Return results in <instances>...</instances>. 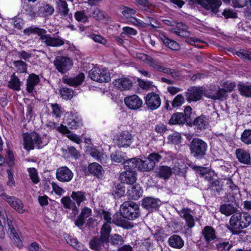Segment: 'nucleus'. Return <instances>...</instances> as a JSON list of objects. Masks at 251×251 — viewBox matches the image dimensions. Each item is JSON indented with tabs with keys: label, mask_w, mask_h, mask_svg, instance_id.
Listing matches in <instances>:
<instances>
[{
	"label": "nucleus",
	"mask_w": 251,
	"mask_h": 251,
	"mask_svg": "<svg viewBox=\"0 0 251 251\" xmlns=\"http://www.w3.org/2000/svg\"><path fill=\"white\" fill-rule=\"evenodd\" d=\"M146 27L147 26H151L154 28H157L159 27V24L157 22L156 20L153 18L150 17H148L145 22Z\"/></svg>",
	"instance_id": "obj_63"
},
{
	"label": "nucleus",
	"mask_w": 251,
	"mask_h": 251,
	"mask_svg": "<svg viewBox=\"0 0 251 251\" xmlns=\"http://www.w3.org/2000/svg\"><path fill=\"white\" fill-rule=\"evenodd\" d=\"M121 10L123 15L126 18H131L132 19V16L136 13L135 9L126 6L122 7Z\"/></svg>",
	"instance_id": "obj_55"
},
{
	"label": "nucleus",
	"mask_w": 251,
	"mask_h": 251,
	"mask_svg": "<svg viewBox=\"0 0 251 251\" xmlns=\"http://www.w3.org/2000/svg\"><path fill=\"white\" fill-rule=\"evenodd\" d=\"M148 158L151 160V162H153L155 165L156 163L159 162L163 158L162 156L157 153H151L149 156Z\"/></svg>",
	"instance_id": "obj_61"
},
{
	"label": "nucleus",
	"mask_w": 251,
	"mask_h": 251,
	"mask_svg": "<svg viewBox=\"0 0 251 251\" xmlns=\"http://www.w3.org/2000/svg\"><path fill=\"white\" fill-rule=\"evenodd\" d=\"M208 98L222 100L225 98V92L218 85H211L203 93Z\"/></svg>",
	"instance_id": "obj_11"
},
{
	"label": "nucleus",
	"mask_w": 251,
	"mask_h": 251,
	"mask_svg": "<svg viewBox=\"0 0 251 251\" xmlns=\"http://www.w3.org/2000/svg\"><path fill=\"white\" fill-rule=\"evenodd\" d=\"M23 145L24 149L27 151L33 150L35 147L41 149L46 146L49 139L48 136L41 137L37 133L32 132L30 133L26 132L23 135Z\"/></svg>",
	"instance_id": "obj_2"
},
{
	"label": "nucleus",
	"mask_w": 251,
	"mask_h": 251,
	"mask_svg": "<svg viewBox=\"0 0 251 251\" xmlns=\"http://www.w3.org/2000/svg\"><path fill=\"white\" fill-rule=\"evenodd\" d=\"M193 123L196 128L201 130L206 129L209 125L208 119L203 115L196 118Z\"/></svg>",
	"instance_id": "obj_34"
},
{
	"label": "nucleus",
	"mask_w": 251,
	"mask_h": 251,
	"mask_svg": "<svg viewBox=\"0 0 251 251\" xmlns=\"http://www.w3.org/2000/svg\"><path fill=\"white\" fill-rule=\"evenodd\" d=\"M220 212L226 216H229L233 214H235L237 209L231 204H223L220 208Z\"/></svg>",
	"instance_id": "obj_43"
},
{
	"label": "nucleus",
	"mask_w": 251,
	"mask_h": 251,
	"mask_svg": "<svg viewBox=\"0 0 251 251\" xmlns=\"http://www.w3.org/2000/svg\"><path fill=\"white\" fill-rule=\"evenodd\" d=\"M13 64L17 72L20 73H25L27 72V65L25 62L21 60H19L14 61Z\"/></svg>",
	"instance_id": "obj_46"
},
{
	"label": "nucleus",
	"mask_w": 251,
	"mask_h": 251,
	"mask_svg": "<svg viewBox=\"0 0 251 251\" xmlns=\"http://www.w3.org/2000/svg\"><path fill=\"white\" fill-rule=\"evenodd\" d=\"M251 223V216L247 212L236 213L230 218L229 224L233 233H237V230L248 227Z\"/></svg>",
	"instance_id": "obj_4"
},
{
	"label": "nucleus",
	"mask_w": 251,
	"mask_h": 251,
	"mask_svg": "<svg viewBox=\"0 0 251 251\" xmlns=\"http://www.w3.org/2000/svg\"><path fill=\"white\" fill-rule=\"evenodd\" d=\"M181 139V136L178 132L173 133L168 137L169 142L174 144H177L180 143Z\"/></svg>",
	"instance_id": "obj_56"
},
{
	"label": "nucleus",
	"mask_w": 251,
	"mask_h": 251,
	"mask_svg": "<svg viewBox=\"0 0 251 251\" xmlns=\"http://www.w3.org/2000/svg\"><path fill=\"white\" fill-rule=\"evenodd\" d=\"M125 219V217L122 215L121 213L120 214L116 213L113 216L112 223L117 226L128 228L130 226V224Z\"/></svg>",
	"instance_id": "obj_35"
},
{
	"label": "nucleus",
	"mask_w": 251,
	"mask_h": 251,
	"mask_svg": "<svg viewBox=\"0 0 251 251\" xmlns=\"http://www.w3.org/2000/svg\"><path fill=\"white\" fill-rule=\"evenodd\" d=\"M156 176L164 179H168L173 173L172 169L167 166H160L156 170Z\"/></svg>",
	"instance_id": "obj_31"
},
{
	"label": "nucleus",
	"mask_w": 251,
	"mask_h": 251,
	"mask_svg": "<svg viewBox=\"0 0 251 251\" xmlns=\"http://www.w3.org/2000/svg\"><path fill=\"white\" fill-rule=\"evenodd\" d=\"M89 77L94 81L99 82H107L110 80V75L103 68L94 67L89 72Z\"/></svg>",
	"instance_id": "obj_8"
},
{
	"label": "nucleus",
	"mask_w": 251,
	"mask_h": 251,
	"mask_svg": "<svg viewBox=\"0 0 251 251\" xmlns=\"http://www.w3.org/2000/svg\"><path fill=\"white\" fill-rule=\"evenodd\" d=\"M124 101L127 107L131 110H137L141 108L143 104L142 99L136 95L126 97Z\"/></svg>",
	"instance_id": "obj_14"
},
{
	"label": "nucleus",
	"mask_w": 251,
	"mask_h": 251,
	"mask_svg": "<svg viewBox=\"0 0 251 251\" xmlns=\"http://www.w3.org/2000/svg\"><path fill=\"white\" fill-rule=\"evenodd\" d=\"M75 19L78 22L86 23L88 22L89 19L84 10L77 11L74 15Z\"/></svg>",
	"instance_id": "obj_49"
},
{
	"label": "nucleus",
	"mask_w": 251,
	"mask_h": 251,
	"mask_svg": "<svg viewBox=\"0 0 251 251\" xmlns=\"http://www.w3.org/2000/svg\"><path fill=\"white\" fill-rule=\"evenodd\" d=\"M238 89L241 95L251 97V84L250 83L239 82L237 85Z\"/></svg>",
	"instance_id": "obj_38"
},
{
	"label": "nucleus",
	"mask_w": 251,
	"mask_h": 251,
	"mask_svg": "<svg viewBox=\"0 0 251 251\" xmlns=\"http://www.w3.org/2000/svg\"><path fill=\"white\" fill-rule=\"evenodd\" d=\"M139 166L138 169L143 172H149L151 171L154 168V164L151 162L148 157L143 160L138 159Z\"/></svg>",
	"instance_id": "obj_32"
},
{
	"label": "nucleus",
	"mask_w": 251,
	"mask_h": 251,
	"mask_svg": "<svg viewBox=\"0 0 251 251\" xmlns=\"http://www.w3.org/2000/svg\"><path fill=\"white\" fill-rule=\"evenodd\" d=\"M120 213L127 220H134L140 216L139 206L132 201H126L120 206Z\"/></svg>",
	"instance_id": "obj_6"
},
{
	"label": "nucleus",
	"mask_w": 251,
	"mask_h": 251,
	"mask_svg": "<svg viewBox=\"0 0 251 251\" xmlns=\"http://www.w3.org/2000/svg\"><path fill=\"white\" fill-rule=\"evenodd\" d=\"M146 104L151 110L158 108L161 104V100L158 95L154 93H150L145 97Z\"/></svg>",
	"instance_id": "obj_17"
},
{
	"label": "nucleus",
	"mask_w": 251,
	"mask_h": 251,
	"mask_svg": "<svg viewBox=\"0 0 251 251\" xmlns=\"http://www.w3.org/2000/svg\"><path fill=\"white\" fill-rule=\"evenodd\" d=\"M233 247L232 242L220 241L216 244V248L218 251H227Z\"/></svg>",
	"instance_id": "obj_48"
},
{
	"label": "nucleus",
	"mask_w": 251,
	"mask_h": 251,
	"mask_svg": "<svg viewBox=\"0 0 251 251\" xmlns=\"http://www.w3.org/2000/svg\"><path fill=\"white\" fill-rule=\"evenodd\" d=\"M110 244L115 246L119 247L124 243L123 238L120 235L114 234L109 236V242Z\"/></svg>",
	"instance_id": "obj_45"
},
{
	"label": "nucleus",
	"mask_w": 251,
	"mask_h": 251,
	"mask_svg": "<svg viewBox=\"0 0 251 251\" xmlns=\"http://www.w3.org/2000/svg\"><path fill=\"white\" fill-rule=\"evenodd\" d=\"M67 124L72 129H76L82 125V121L79 119L75 113L73 112H67Z\"/></svg>",
	"instance_id": "obj_25"
},
{
	"label": "nucleus",
	"mask_w": 251,
	"mask_h": 251,
	"mask_svg": "<svg viewBox=\"0 0 251 251\" xmlns=\"http://www.w3.org/2000/svg\"><path fill=\"white\" fill-rule=\"evenodd\" d=\"M88 170L91 174L98 178L102 176L103 172L102 166L96 162L90 164L88 167Z\"/></svg>",
	"instance_id": "obj_36"
},
{
	"label": "nucleus",
	"mask_w": 251,
	"mask_h": 251,
	"mask_svg": "<svg viewBox=\"0 0 251 251\" xmlns=\"http://www.w3.org/2000/svg\"><path fill=\"white\" fill-rule=\"evenodd\" d=\"M111 226L108 224L103 225L100 231V236L94 237L90 242V248L96 251H100L104 247V244L109 242Z\"/></svg>",
	"instance_id": "obj_5"
},
{
	"label": "nucleus",
	"mask_w": 251,
	"mask_h": 251,
	"mask_svg": "<svg viewBox=\"0 0 251 251\" xmlns=\"http://www.w3.org/2000/svg\"><path fill=\"white\" fill-rule=\"evenodd\" d=\"M21 85V82L19 77L16 75L15 73H13L8 81V87L14 91H20Z\"/></svg>",
	"instance_id": "obj_39"
},
{
	"label": "nucleus",
	"mask_w": 251,
	"mask_h": 251,
	"mask_svg": "<svg viewBox=\"0 0 251 251\" xmlns=\"http://www.w3.org/2000/svg\"><path fill=\"white\" fill-rule=\"evenodd\" d=\"M84 74L81 73L75 77H69L67 75H65L62 78V82L71 86L76 87L81 85L84 81Z\"/></svg>",
	"instance_id": "obj_19"
},
{
	"label": "nucleus",
	"mask_w": 251,
	"mask_h": 251,
	"mask_svg": "<svg viewBox=\"0 0 251 251\" xmlns=\"http://www.w3.org/2000/svg\"><path fill=\"white\" fill-rule=\"evenodd\" d=\"M135 171L126 170L122 172L120 176V180L123 183L132 185L136 180Z\"/></svg>",
	"instance_id": "obj_21"
},
{
	"label": "nucleus",
	"mask_w": 251,
	"mask_h": 251,
	"mask_svg": "<svg viewBox=\"0 0 251 251\" xmlns=\"http://www.w3.org/2000/svg\"><path fill=\"white\" fill-rule=\"evenodd\" d=\"M53 63L57 71L62 74L66 73L73 65L70 58L59 56L55 58Z\"/></svg>",
	"instance_id": "obj_9"
},
{
	"label": "nucleus",
	"mask_w": 251,
	"mask_h": 251,
	"mask_svg": "<svg viewBox=\"0 0 251 251\" xmlns=\"http://www.w3.org/2000/svg\"><path fill=\"white\" fill-rule=\"evenodd\" d=\"M138 59L142 60L148 64L154 70L171 75L173 78H176L178 76L177 73L174 69L167 68L163 65V63L155 59L154 58L143 53L136 54Z\"/></svg>",
	"instance_id": "obj_3"
},
{
	"label": "nucleus",
	"mask_w": 251,
	"mask_h": 251,
	"mask_svg": "<svg viewBox=\"0 0 251 251\" xmlns=\"http://www.w3.org/2000/svg\"><path fill=\"white\" fill-rule=\"evenodd\" d=\"M71 197L78 205H79L81 202L86 200L85 194L82 191L73 192Z\"/></svg>",
	"instance_id": "obj_44"
},
{
	"label": "nucleus",
	"mask_w": 251,
	"mask_h": 251,
	"mask_svg": "<svg viewBox=\"0 0 251 251\" xmlns=\"http://www.w3.org/2000/svg\"><path fill=\"white\" fill-rule=\"evenodd\" d=\"M25 35L29 36L31 34H37L39 36V40L46 46L52 47H58L64 45L65 41L63 39L59 36H51L47 34V31L34 25L28 27L23 31Z\"/></svg>",
	"instance_id": "obj_1"
},
{
	"label": "nucleus",
	"mask_w": 251,
	"mask_h": 251,
	"mask_svg": "<svg viewBox=\"0 0 251 251\" xmlns=\"http://www.w3.org/2000/svg\"><path fill=\"white\" fill-rule=\"evenodd\" d=\"M166 234L162 229H157L154 234V237L158 241L163 242L166 237Z\"/></svg>",
	"instance_id": "obj_60"
},
{
	"label": "nucleus",
	"mask_w": 251,
	"mask_h": 251,
	"mask_svg": "<svg viewBox=\"0 0 251 251\" xmlns=\"http://www.w3.org/2000/svg\"><path fill=\"white\" fill-rule=\"evenodd\" d=\"M87 10V12L89 13V16L93 17L96 20H101L105 18V12L97 7L88 8Z\"/></svg>",
	"instance_id": "obj_37"
},
{
	"label": "nucleus",
	"mask_w": 251,
	"mask_h": 251,
	"mask_svg": "<svg viewBox=\"0 0 251 251\" xmlns=\"http://www.w3.org/2000/svg\"><path fill=\"white\" fill-rule=\"evenodd\" d=\"M57 12L63 18H72V14L69 12L68 4L63 0H57L55 2Z\"/></svg>",
	"instance_id": "obj_15"
},
{
	"label": "nucleus",
	"mask_w": 251,
	"mask_h": 251,
	"mask_svg": "<svg viewBox=\"0 0 251 251\" xmlns=\"http://www.w3.org/2000/svg\"><path fill=\"white\" fill-rule=\"evenodd\" d=\"M61 201L65 208L72 210L73 215L71 216L72 217H75V215L78 214V210L77 208L75 203L71 200L70 197H63L61 199Z\"/></svg>",
	"instance_id": "obj_33"
},
{
	"label": "nucleus",
	"mask_w": 251,
	"mask_h": 251,
	"mask_svg": "<svg viewBox=\"0 0 251 251\" xmlns=\"http://www.w3.org/2000/svg\"><path fill=\"white\" fill-rule=\"evenodd\" d=\"M4 200L19 213H23L25 212L23 203L19 199L13 196H8Z\"/></svg>",
	"instance_id": "obj_26"
},
{
	"label": "nucleus",
	"mask_w": 251,
	"mask_h": 251,
	"mask_svg": "<svg viewBox=\"0 0 251 251\" xmlns=\"http://www.w3.org/2000/svg\"><path fill=\"white\" fill-rule=\"evenodd\" d=\"M241 140L247 145L251 144V130L246 129L242 133Z\"/></svg>",
	"instance_id": "obj_52"
},
{
	"label": "nucleus",
	"mask_w": 251,
	"mask_h": 251,
	"mask_svg": "<svg viewBox=\"0 0 251 251\" xmlns=\"http://www.w3.org/2000/svg\"><path fill=\"white\" fill-rule=\"evenodd\" d=\"M236 154L238 161L241 163L247 165L251 163V155L248 151L238 149L236 150Z\"/></svg>",
	"instance_id": "obj_29"
},
{
	"label": "nucleus",
	"mask_w": 251,
	"mask_h": 251,
	"mask_svg": "<svg viewBox=\"0 0 251 251\" xmlns=\"http://www.w3.org/2000/svg\"><path fill=\"white\" fill-rule=\"evenodd\" d=\"M201 5L203 8L210 10L212 13L217 14L222 2L220 0H191Z\"/></svg>",
	"instance_id": "obj_10"
},
{
	"label": "nucleus",
	"mask_w": 251,
	"mask_h": 251,
	"mask_svg": "<svg viewBox=\"0 0 251 251\" xmlns=\"http://www.w3.org/2000/svg\"><path fill=\"white\" fill-rule=\"evenodd\" d=\"M191 111H184L185 115L183 113H178L174 114L169 121V124L172 125L182 124L185 122L191 123V119L189 117H186L191 113Z\"/></svg>",
	"instance_id": "obj_20"
},
{
	"label": "nucleus",
	"mask_w": 251,
	"mask_h": 251,
	"mask_svg": "<svg viewBox=\"0 0 251 251\" xmlns=\"http://www.w3.org/2000/svg\"><path fill=\"white\" fill-rule=\"evenodd\" d=\"M171 32L177 36L182 37H187L190 35L188 28H183L181 31H177L176 28H173L171 29Z\"/></svg>",
	"instance_id": "obj_59"
},
{
	"label": "nucleus",
	"mask_w": 251,
	"mask_h": 251,
	"mask_svg": "<svg viewBox=\"0 0 251 251\" xmlns=\"http://www.w3.org/2000/svg\"><path fill=\"white\" fill-rule=\"evenodd\" d=\"M112 161L117 163H124L126 160V153L122 151H116L111 155Z\"/></svg>",
	"instance_id": "obj_47"
},
{
	"label": "nucleus",
	"mask_w": 251,
	"mask_h": 251,
	"mask_svg": "<svg viewBox=\"0 0 251 251\" xmlns=\"http://www.w3.org/2000/svg\"><path fill=\"white\" fill-rule=\"evenodd\" d=\"M39 81L40 78L38 75L34 73L30 74L26 80V91L28 93L33 92L35 86L39 83Z\"/></svg>",
	"instance_id": "obj_28"
},
{
	"label": "nucleus",
	"mask_w": 251,
	"mask_h": 251,
	"mask_svg": "<svg viewBox=\"0 0 251 251\" xmlns=\"http://www.w3.org/2000/svg\"><path fill=\"white\" fill-rule=\"evenodd\" d=\"M181 216L183 218L186 222L188 227L192 228L195 226L194 219L193 216L190 213L189 209L183 208L181 211Z\"/></svg>",
	"instance_id": "obj_40"
},
{
	"label": "nucleus",
	"mask_w": 251,
	"mask_h": 251,
	"mask_svg": "<svg viewBox=\"0 0 251 251\" xmlns=\"http://www.w3.org/2000/svg\"><path fill=\"white\" fill-rule=\"evenodd\" d=\"M164 45L168 48L174 50H178L180 49V46L178 43L174 40L165 37L163 40Z\"/></svg>",
	"instance_id": "obj_50"
},
{
	"label": "nucleus",
	"mask_w": 251,
	"mask_h": 251,
	"mask_svg": "<svg viewBox=\"0 0 251 251\" xmlns=\"http://www.w3.org/2000/svg\"><path fill=\"white\" fill-rule=\"evenodd\" d=\"M202 233L205 241L207 243L216 238L215 230L211 226H205L203 229Z\"/></svg>",
	"instance_id": "obj_41"
},
{
	"label": "nucleus",
	"mask_w": 251,
	"mask_h": 251,
	"mask_svg": "<svg viewBox=\"0 0 251 251\" xmlns=\"http://www.w3.org/2000/svg\"><path fill=\"white\" fill-rule=\"evenodd\" d=\"M57 129L58 131L63 134H65L69 139L76 144H79L82 142V140L79 136L75 134L72 133L66 126L61 125L57 127Z\"/></svg>",
	"instance_id": "obj_27"
},
{
	"label": "nucleus",
	"mask_w": 251,
	"mask_h": 251,
	"mask_svg": "<svg viewBox=\"0 0 251 251\" xmlns=\"http://www.w3.org/2000/svg\"><path fill=\"white\" fill-rule=\"evenodd\" d=\"M203 91L202 87H198L197 86L190 87L185 92L187 100L190 102L201 100L203 93Z\"/></svg>",
	"instance_id": "obj_12"
},
{
	"label": "nucleus",
	"mask_w": 251,
	"mask_h": 251,
	"mask_svg": "<svg viewBox=\"0 0 251 251\" xmlns=\"http://www.w3.org/2000/svg\"><path fill=\"white\" fill-rule=\"evenodd\" d=\"M59 93L61 97L66 100L72 99L75 95V92L72 89L67 87L60 89Z\"/></svg>",
	"instance_id": "obj_51"
},
{
	"label": "nucleus",
	"mask_w": 251,
	"mask_h": 251,
	"mask_svg": "<svg viewBox=\"0 0 251 251\" xmlns=\"http://www.w3.org/2000/svg\"><path fill=\"white\" fill-rule=\"evenodd\" d=\"M132 136L128 132L125 131L117 135L116 144L119 147H126L131 144Z\"/></svg>",
	"instance_id": "obj_18"
},
{
	"label": "nucleus",
	"mask_w": 251,
	"mask_h": 251,
	"mask_svg": "<svg viewBox=\"0 0 251 251\" xmlns=\"http://www.w3.org/2000/svg\"><path fill=\"white\" fill-rule=\"evenodd\" d=\"M189 148L193 156L198 159H201L206 155L207 145L202 139L195 138L191 142Z\"/></svg>",
	"instance_id": "obj_7"
},
{
	"label": "nucleus",
	"mask_w": 251,
	"mask_h": 251,
	"mask_svg": "<svg viewBox=\"0 0 251 251\" xmlns=\"http://www.w3.org/2000/svg\"><path fill=\"white\" fill-rule=\"evenodd\" d=\"M236 54L243 59L251 60V52L244 50H240L237 51Z\"/></svg>",
	"instance_id": "obj_58"
},
{
	"label": "nucleus",
	"mask_w": 251,
	"mask_h": 251,
	"mask_svg": "<svg viewBox=\"0 0 251 251\" xmlns=\"http://www.w3.org/2000/svg\"><path fill=\"white\" fill-rule=\"evenodd\" d=\"M168 244L172 248L180 249L183 247L184 242L180 236L173 235L169 238Z\"/></svg>",
	"instance_id": "obj_30"
},
{
	"label": "nucleus",
	"mask_w": 251,
	"mask_h": 251,
	"mask_svg": "<svg viewBox=\"0 0 251 251\" xmlns=\"http://www.w3.org/2000/svg\"><path fill=\"white\" fill-rule=\"evenodd\" d=\"M8 221H12L9 218H8L6 213L0 209V224H3L5 228L7 227V224H6Z\"/></svg>",
	"instance_id": "obj_62"
},
{
	"label": "nucleus",
	"mask_w": 251,
	"mask_h": 251,
	"mask_svg": "<svg viewBox=\"0 0 251 251\" xmlns=\"http://www.w3.org/2000/svg\"><path fill=\"white\" fill-rule=\"evenodd\" d=\"M113 83L114 86L121 91L129 90L133 85L132 80L126 77L115 79Z\"/></svg>",
	"instance_id": "obj_22"
},
{
	"label": "nucleus",
	"mask_w": 251,
	"mask_h": 251,
	"mask_svg": "<svg viewBox=\"0 0 251 251\" xmlns=\"http://www.w3.org/2000/svg\"><path fill=\"white\" fill-rule=\"evenodd\" d=\"M73 176V172L67 167H61L56 170V177L60 182H69L72 179Z\"/></svg>",
	"instance_id": "obj_13"
},
{
	"label": "nucleus",
	"mask_w": 251,
	"mask_h": 251,
	"mask_svg": "<svg viewBox=\"0 0 251 251\" xmlns=\"http://www.w3.org/2000/svg\"><path fill=\"white\" fill-rule=\"evenodd\" d=\"M161 202L158 199L152 197H146L142 202L143 207L150 212L157 210Z\"/></svg>",
	"instance_id": "obj_16"
},
{
	"label": "nucleus",
	"mask_w": 251,
	"mask_h": 251,
	"mask_svg": "<svg viewBox=\"0 0 251 251\" xmlns=\"http://www.w3.org/2000/svg\"><path fill=\"white\" fill-rule=\"evenodd\" d=\"M90 154L94 158H95L97 160L100 161L102 162V161L104 160L106 155L99 151L96 148H92L90 151Z\"/></svg>",
	"instance_id": "obj_54"
},
{
	"label": "nucleus",
	"mask_w": 251,
	"mask_h": 251,
	"mask_svg": "<svg viewBox=\"0 0 251 251\" xmlns=\"http://www.w3.org/2000/svg\"><path fill=\"white\" fill-rule=\"evenodd\" d=\"M7 229L9 236L13 242L18 247H20L22 246V242L18 234L16 232V229L14 227L12 221H8Z\"/></svg>",
	"instance_id": "obj_24"
},
{
	"label": "nucleus",
	"mask_w": 251,
	"mask_h": 251,
	"mask_svg": "<svg viewBox=\"0 0 251 251\" xmlns=\"http://www.w3.org/2000/svg\"><path fill=\"white\" fill-rule=\"evenodd\" d=\"M185 101L184 98L181 94L177 95L174 99L172 102V105L174 108H178Z\"/></svg>",
	"instance_id": "obj_53"
},
{
	"label": "nucleus",
	"mask_w": 251,
	"mask_h": 251,
	"mask_svg": "<svg viewBox=\"0 0 251 251\" xmlns=\"http://www.w3.org/2000/svg\"><path fill=\"white\" fill-rule=\"evenodd\" d=\"M43 8L44 13L46 16L51 15L54 11V7L49 4H45Z\"/></svg>",
	"instance_id": "obj_64"
},
{
	"label": "nucleus",
	"mask_w": 251,
	"mask_h": 251,
	"mask_svg": "<svg viewBox=\"0 0 251 251\" xmlns=\"http://www.w3.org/2000/svg\"><path fill=\"white\" fill-rule=\"evenodd\" d=\"M143 192V189L139 184H132L128 188L127 194L129 199L136 200L142 196Z\"/></svg>",
	"instance_id": "obj_23"
},
{
	"label": "nucleus",
	"mask_w": 251,
	"mask_h": 251,
	"mask_svg": "<svg viewBox=\"0 0 251 251\" xmlns=\"http://www.w3.org/2000/svg\"><path fill=\"white\" fill-rule=\"evenodd\" d=\"M125 169L126 170L135 171L134 169L138 168L139 162L138 158H132L131 159H126L123 163Z\"/></svg>",
	"instance_id": "obj_42"
},
{
	"label": "nucleus",
	"mask_w": 251,
	"mask_h": 251,
	"mask_svg": "<svg viewBox=\"0 0 251 251\" xmlns=\"http://www.w3.org/2000/svg\"><path fill=\"white\" fill-rule=\"evenodd\" d=\"M28 172L29 176L34 183L37 184L39 181L38 177L37 172L36 169L34 168H30L28 169Z\"/></svg>",
	"instance_id": "obj_57"
}]
</instances>
